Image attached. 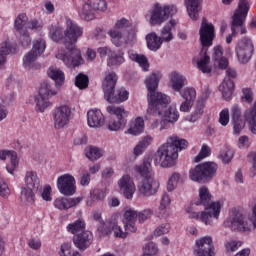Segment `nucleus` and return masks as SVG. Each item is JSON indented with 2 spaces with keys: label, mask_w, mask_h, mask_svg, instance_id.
I'll return each instance as SVG.
<instances>
[{
  "label": "nucleus",
  "mask_w": 256,
  "mask_h": 256,
  "mask_svg": "<svg viewBox=\"0 0 256 256\" xmlns=\"http://www.w3.org/2000/svg\"><path fill=\"white\" fill-rule=\"evenodd\" d=\"M64 35L68 41L65 43L67 52L59 54L57 57L63 61L66 67L75 69V67H79L85 63L81 56V50L75 47L79 37L83 35V28L79 27V25L75 24L72 20H67V28L64 31Z\"/></svg>",
  "instance_id": "nucleus-1"
},
{
  "label": "nucleus",
  "mask_w": 256,
  "mask_h": 256,
  "mask_svg": "<svg viewBox=\"0 0 256 256\" xmlns=\"http://www.w3.org/2000/svg\"><path fill=\"white\" fill-rule=\"evenodd\" d=\"M189 142L178 136H170L166 143L160 145L154 154V165H160L164 169L175 167L179 159V151L187 149Z\"/></svg>",
  "instance_id": "nucleus-2"
},
{
  "label": "nucleus",
  "mask_w": 256,
  "mask_h": 256,
  "mask_svg": "<svg viewBox=\"0 0 256 256\" xmlns=\"http://www.w3.org/2000/svg\"><path fill=\"white\" fill-rule=\"evenodd\" d=\"M171 103V98L167 97H149L148 98V115H158L168 123H175L179 121V111L177 105Z\"/></svg>",
  "instance_id": "nucleus-3"
},
{
  "label": "nucleus",
  "mask_w": 256,
  "mask_h": 256,
  "mask_svg": "<svg viewBox=\"0 0 256 256\" xmlns=\"http://www.w3.org/2000/svg\"><path fill=\"white\" fill-rule=\"evenodd\" d=\"M211 192L207 186L199 188V198L194 202V205H202L205 211L201 212L202 223L213 225V219H219L221 215V203L211 201Z\"/></svg>",
  "instance_id": "nucleus-4"
},
{
  "label": "nucleus",
  "mask_w": 256,
  "mask_h": 256,
  "mask_svg": "<svg viewBox=\"0 0 256 256\" xmlns=\"http://www.w3.org/2000/svg\"><path fill=\"white\" fill-rule=\"evenodd\" d=\"M151 157H145L143 163L136 166V171L143 177L138 184V191L143 197H151L159 191V183L151 176Z\"/></svg>",
  "instance_id": "nucleus-5"
},
{
  "label": "nucleus",
  "mask_w": 256,
  "mask_h": 256,
  "mask_svg": "<svg viewBox=\"0 0 256 256\" xmlns=\"http://www.w3.org/2000/svg\"><path fill=\"white\" fill-rule=\"evenodd\" d=\"M219 165L215 162H202L189 170V178L194 183H210L217 175Z\"/></svg>",
  "instance_id": "nucleus-6"
},
{
  "label": "nucleus",
  "mask_w": 256,
  "mask_h": 256,
  "mask_svg": "<svg viewBox=\"0 0 256 256\" xmlns=\"http://www.w3.org/2000/svg\"><path fill=\"white\" fill-rule=\"evenodd\" d=\"M173 15H177V6L174 4L162 6L159 2H156L150 11V24L162 25Z\"/></svg>",
  "instance_id": "nucleus-7"
},
{
  "label": "nucleus",
  "mask_w": 256,
  "mask_h": 256,
  "mask_svg": "<svg viewBox=\"0 0 256 256\" xmlns=\"http://www.w3.org/2000/svg\"><path fill=\"white\" fill-rule=\"evenodd\" d=\"M249 0H239L238 8L235 10L234 15L232 17L231 24V35L226 37V43H231L233 41V37L237 35L236 27H241L243 23H245V19H247V15L249 14Z\"/></svg>",
  "instance_id": "nucleus-8"
},
{
  "label": "nucleus",
  "mask_w": 256,
  "mask_h": 256,
  "mask_svg": "<svg viewBox=\"0 0 256 256\" xmlns=\"http://www.w3.org/2000/svg\"><path fill=\"white\" fill-rule=\"evenodd\" d=\"M107 112L112 116L108 123L109 131H119L121 127L127 125V117H129V112L123 107L108 106Z\"/></svg>",
  "instance_id": "nucleus-9"
},
{
  "label": "nucleus",
  "mask_w": 256,
  "mask_h": 256,
  "mask_svg": "<svg viewBox=\"0 0 256 256\" xmlns=\"http://www.w3.org/2000/svg\"><path fill=\"white\" fill-rule=\"evenodd\" d=\"M255 51V46H253V41L248 37H243L240 39L236 45L235 53L238 57L239 63H249L253 53Z\"/></svg>",
  "instance_id": "nucleus-10"
},
{
  "label": "nucleus",
  "mask_w": 256,
  "mask_h": 256,
  "mask_svg": "<svg viewBox=\"0 0 256 256\" xmlns=\"http://www.w3.org/2000/svg\"><path fill=\"white\" fill-rule=\"evenodd\" d=\"M52 121L54 129H65L71 121V107L68 105H61L52 111Z\"/></svg>",
  "instance_id": "nucleus-11"
},
{
  "label": "nucleus",
  "mask_w": 256,
  "mask_h": 256,
  "mask_svg": "<svg viewBox=\"0 0 256 256\" xmlns=\"http://www.w3.org/2000/svg\"><path fill=\"white\" fill-rule=\"evenodd\" d=\"M47 48V44L45 40L38 39L34 42L32 51L28 52L23 58V66L25 69L33 68L34 63L37 61L43 53H45V49Z\"/></svg>",
  "instance_id": "nucleus-12"
},
{
  "label": "nucleus",
  "mask_w": 256,
  "mask_h": 256,
  "mask_svg": "<svg viewBox=\"0 0 256 256\" xmlns=\"http://www.w3.org/2000/svg\"><path fill=\"white\" fill-rule=\"evenodd\" d=\"M107 10V2L105 0H88L83 5L81 17L85 21H93L95 12Z\"/></svg>",
  "instance_id": "nucleus-13"
},
{
  "label": "nucleus",
  "mask_w": 256,
  "mask_h": 256,
  "mask_svg": "<svg viewBox=\"0 0 256 256\" xmlns=\"http://www.w3.org/2000/svg\"><path fill=\"white\" fill-rule=\"evenodd\" d=\"M75 177L71 174H63L57 179V187L61 195L71 197L77 193Z\"/></svg>",
  "instance_id": "nucleus-14"
},
{
  "label": "nucleus",
  "mask_w": 256,
  "mask_h": 256,
  "mask_svg": "<svg viewBox=\"0 0 256 256\" xmlns=\"http://www.w3.org/2000/svg\"><path fill=\"white\" fill-rule=\"evenodd\" d=\"M199 35L203 51H205V48L211 47V45H213V39H215V26L207 22V18L202 19Z\"/></svg>",
  "instance_id": "nucleus-15"
},
{
  "label": "nucleus",
  "mask_w": 256,
  "mask_h": 256,
  "mask_svg": "<svg viewBox=\"0 0 256 256\" xmlns=\"http://www.w3.org/2000/svg\"><path fill=\"white\" fill-rule=\"evenodd\" d=\"M227 223H230L229 227L233 231H249L250 229L249 221H247V216L243 215V213L237 210H232V213L228 218L227 222H225V225H227Z\"/></svg>",
  "instance_id": "nucleus-16"
},
{
  "label": "nucleus",
  "mask_w": 256,
  "mask_h": 256,
  "mask_svg": "<svg viewBox=\"0 0 256 256\" xmlns=\"http://www.w3.org/2000/svg\"><path fill=\"white\" fill-rule=\"evenodd\" d=\"M194 253L197 256H215V246H213V238L205 236L196 240Z\"/></svg>",
  "instance_id": "nucleus-17"
},
{
  "label": "nucleus",
  "mask_w": 256,
  "mask_h": 256,
  "mask_svg": "<svg viewBox=\"0 0 256 256\" xmlns=\"http://www.w3.org/2000/svg\"><path fill=\"white\" fill-rule=\"evenodd\" d=\"M237 77V71L233 68H228L226 70V77L219 86V91L222 92V97H231L235 89V82L232 79Z\"/></svg>",
  "instance_id": "nucleus-18"
},
{
  "label": "nucleus",
  "mask_w": 256,
  "mask_h": 256,
  "mask_svg": "<svg viewBox=\"0 0 256 256\" xmlns=\"http://www.w3.org/2000/svg\"><path fill=\"white\" fill-rule=\"evenodd\" d=\"M73 244L79 251H87L93 244V232L86 230L76 234L72 238Z\"/></svg>",
  "instance_id": "nucleus-19"
},
{
  "label": "nucleus",
  "mask_w": 256,
  "mask_h": 256,
  "mask_svg": "<svg viewBox=\"0 0 256 256\" xmlns=\"http://www.w3.org/2000/svg\"><path fill=\"white\" fill-rule=\"evenodd\" d=\"M119 77L115 72H105V77L102 81V90L104 97H114L115 96V87Z\"/></svg>",
  "instance_id": "nucleus-20"
},
{
  "label": "nucleus",
  "mask_w": 256,
  "mask_h": 256,
  "mask_svg": "<svg viewBox=\"0 0 256 256\" xmlns=\"http://www.w3.org/2000/svg\"><path fill=\"white\" fill-rule=\"evenodd\" d=\"M159 81H161V74L157 72H153L145 79V85L148 91L147 97H167V95L157 92Z\"/></svg>",
  "instance_id": "nucleus-21"
},
{
  "label": "nucleus",
  "mask_w": 256,
  "mask_h": 256,
  "mask_svg": "<svg viewBox=\"0 0 256 256\" xmlns=\"http://www.w3.org/2000/svg\"><path fill=\"white\" fill-rule=\"evenodd\" d=\"M81 201H83L82 197H76V198L58 197L54 200L53 205L55 209H59V211H69V209H73V207H77V205H79Z\"/></svg>",
  "instance_id": "nucleus-22"
},
{
  "label": "nucleus",
  "mask_w": 256,
  "mask_h": 256,
  "mask_svg": "<svg viewBox=\"0 0 256 256\" xmlns=\"http://www.w3.org/2000/svg\"><path fill=\"white\" fill-rule=\"evenodd\" d=\"M118 185L120 187V191H122L125 199H133V195H135V182L131 179V176L124 175L119 180Z\"/></svg>",
  "instance_id": "nucleus-23"
},
{
  "label": "nucleus",
  "mask_w": 256,
  "mask_h": 256,
  "mask_svg": "<svg viewBox=\"0 0 256 256\" xmlns=\"http://www.w3.org/2000/svg\"><path fill=\"white\" fill-rule=\"evenodd\" d=\"M0 159H2V161H5V159H9L10 164H7L6 169L8 173L13 175V171H15L17 167H19V159L17 158V152L1 150Z\"/></svg>",
  "instance_id": "nucleus-24"
},
{
  "label": "nucleus",
  "mask_w": 256,
  "mask_h": 256,
  "mask_svg": "<svg viewBox=\"0 0 256 256\" xmlns=\"http://www.w3.org/2000/svg\"><path fill=\"white\" fill-rule=\"evenodd\" d=\"M87 122L89 127H101L105 123V116L99 109H92L87 112Z\"/></svg>",
  "instance_id": "nucleus-25"
},
{
  "label": "nucleus",
  "mask_w": 256,
  "mask_h": 256,
  "mask_svg": "<svg viewBox=\"0 0 256 256\" xmlns=\"http://www.w3.org/2000/svg\"><path fill=\"white\" fill-rule=\"evenodd\" d=\"M170 79V87L173 91L177 93H181V89L185 87V83H187V78L181 75V73L174 71L169 74Z\"/></svg>",
  "instance_id": "nucleus-26"
},
{
  "label": "nucleus",
  "mask_w": 256,
  "mask_h": 256,
  "mask_svg": "<svg viewBox=\"0 0 256 256\" xmlns=\"http://www.w3.org/2000/svg\"><path fill=\"white\" fill-rule=\"evenodd\" d=\"M212 61L215 67L220 69H227L229 67V60L223 57V48L221 46H216L213 48Z\"/></svg>",
  "instance_id": "nucleus-27"
},
{
  "label": "nucleus",
  "mask_w": 256,
  "mask_h": 256,
  "mask_svg": "<svg viewBox=\"0 0 256 256\" xmlns=\"http://www.w3.org/2000/svg\"><path fill=\"white\" fill-rule=\"evenodd\" d=\"M137 211L129 209L124 213V227L125 231H130V233H135L137 231V226H135V221H137Z\"/></svg>",
  "instance_id": "nucleus-28"
},
{
  "label": "nucleus",
  "mask_w": 256,
  "mask_h": 256,
  "mask_svg": "<svg viewBox=\"0 0 256 256\" xmlns=\"http://www.w3.org/2000/svg\"><path fill=\"white\" fill-rule=\"evenodd\" d=\"M185 5L190 19L197 21L201 11V0H185Z\"/></svg>",
  "instance_id": "nucleus-29"
},
{
  "label": "nucleus",
  "mask_w": 256,
  "mask_h": 256,
  "mask_svg": "<svg viewBox=\"0 0 256 256\" xmlns=\"http://www.w3.org/2000/svg\"><path fill=\"white\" fill-rule=\"evenodd\" d=\"M244 119L248 123L249 130L256 135V100L251 108L244 112Z\"/></svg>",
  "instance_id": "nucleus-30"
},
{
  "label": "nucleus",
  "mask_w": 256,
  "mask_h": 256,
  "mask_svg": "<svg viewBox=\"0 0 256 256\" xmlns=\"http://www.w3.org/2000/svg\"><path fill=\"white\" fill-rule=\"evenodd\" d=\"M47 75L52 81H54L56 87H62L63 83H65V73L55 67H50L47 70Z\"/></svg>",
  "instance_id": "nucleus-31"
},
{
  "label": "nucleus",
  "mask_w": 256,
  "mask_h": 256,
  "mask_svg": "<svg viewBox=\"0 0 256 256\" xmlns=\"http://www.w3.org/2000/svg\"><path fill=\"white\" fill-rule=\"evenodd\" d=\"M207 48H202L200 55V59L197 61V67L202 73H211V66H209V63H211V57L207 55Z\"/></svg>",
  "instance_id": "nucleus-32"
},
{
  "label": "nucleus",
  "mask_w": 256,
  "mask_h": 256,
  "mask_svg": "<svg viewBox=\"0 0 256 256\" xmlns=\"http://www.w3.org/2000/svg\"><path fill=\"white\" fill-rule=\"evenodd\" d=\"M25 185L28 189H40L41 181L39 180V176H37V172L35 171H27L25 178Z\"/></svg>",
  "instance_id": "nucleus-33"
},
{
  "label": "nucleus",
  "mask_w": 256,
  "mask_h": 256,
  "mask_svg": "<svg viewBox=\"0 0 256 256\" xmlns=\"http://www.w3.org/2000/svg\"><path fill=\"white\" fill-rule=\"evenodd\" d=\"M87 224L85 223V220H83V218H79L76 221L69 223L66 226V231H68V233H71L72 235H79V233H83V231H87L86 230Z\"/></svg>",
  "instance_id": "nucleus-34"
},
{
  "label": "nucleus",
  "mask_w": 256,
  "mask_h": 256,
  "mask_svg": "<svg viewBox=\"0 0 256 256\" xmlns=\"http://www.w3.org/2000/svg\"><path fill=\"white\" fill-rule=\"evenodd\" d=\"M128 56L131 61L138 63L139 67H141L143 71H149V59H147V56L137 54L134 51H129Z\"/></svg>",
  "instance_id": "nucleus-35"
},
{
  "label": "nucleus",
  "mask_w": 256,
  "mask_h": 256,
  "mask_svg": "<svg viewBox=\"0 0 256 256\" xmlns=\"http://www.w3.org/2000/svg\"><path fill=\"white\" fill-rule=\"evenodd\" d=\"M146 43L150 51H158V49H161V45H163V40L157 36V33L152 32L146 36Z\"/></svg>",
  "instance_id": "nucleus-36"
},
{
  "label": "nucleus",
  "mask_w": 256,
  "mask_h": 256,
  "mask_svg": "<svg viewBox=\"0 0 256 256\" xmlns=\"http://www.w3.org/2000/svg\"><path fill=\"white\" fill-rule=\"evenodd\" d=\"M145 131V120L143 117L138 116L134 121L130 123L128 133L130 135H141Z\"/></svg>",
  "instance_id": "nucleus-37"
},
{
  "label": "nucleus",
  "mask_w": 256,
  "mask_h": 256,
  "mask_svg": "<svg viewBox=\"0 0 256 256\" xmlns=\"http://www.w3.org/2000/svg\"><path fill=\"white\" fill-rule=\"evenodd\" d=\"M177 20L171 19L161 30V40L169 43V41H173V27L177 25Z\"/></svg>",
  "instance_id": "nucleus-38"
},
{
  "label": "nucleus",
  "mask_w": 256,
  "mask_h": 256,
  "mask_svg": "<svg viewBox=\"0 0 256 256\" xmlns=\"http://www.w3.org/2000/svg\"><path fill=\"white\" fill-rule=\"evenodd\" d=\"M38 189H32L28 187H23L21 190V200L25 201L29 205H35V193H37Z\"/></svg>",
  "instance_id": "nucleus-39"
},
{
  "label": "nucleus",
  "mask_w": 256,
  "mask_h": 256,
  "mask_svg": "<svg viewBox=\"0 0 256 256\" xmlns=\"http://www.w3.org/2000/svg\"><path fill=\"white\" fill-rule=\"evenodd\" d=\"M35 109L37 113H45L46 109L53 106V102L49 97H36L35 98Z\"/></svg>",
  "instance_id": "nucleus-40"
},
{
  "label": "nucleus",
  "mask_w": 256,
  "mask_h": 256,
  "mask_svg": "<svg viewBox=\"0 0 256 256\" xmlns=\"http://www.w3.org/2000/svg\"><path fill=\"white\" fill-rule=\"evenodd\" d=\"M169 205H171V197H169V194L162 195L160 206L157 211L158 217H167V215H169V212H167Z\"/></svg>",
  "instance_id": "nucleus-41"
},
{
  "label": "nucleus",
  "mask_w": 256,
  "mask_h": 256,
  "mask_svg": "<svg viewBox=\"0 0 256 256\" xmlns=\"http://www.w3.org/2000/svg\"><path fill=\"white\" fill-rule=\"evenodd\" d=\"M151 143H153V137L149 135L144 136L141 141H139V143L135 146L134 155H143V152L145 151V149H147V147H149V145H151Z\"/></svg>",
  "instance_id": "nucleus-42"
},
{
  "label": "nucleus",
  "mask_w": 256,
  "mask_h": 256,
  "mask_svg": "<svg viewBox=\"0 0 256 256\" xmlns=\"http://www.w3.org/2000/svg\"><path fill=\"white\" fill-rule=\"evenodd\" d=\"M123 63H125L123 52H112L107 59L108 67H119V65H123Z\"/></svg>",
  "instance_id": "nucleus-43"
},
{
  "label": "nucleus",
  "mask_w": 256,
  "mask_h": 256,
  "mask_svg": "<svg viewBox=\"0 0 256 256\" xmlns=\"http://www.w3.org/2000/svg\"><path fill=\"white\" fill-rule=\"evenodd\" d=\"M108 35H110L111 42L115 47H121L124 43L129 44V41H125V39H123V34L117 29L110 30Z\"/></svg>",
  "instance_id": "nucleus-44"
},
{
  "label": "nucleus",
  "mask_w": 256,
  "mask_h": 256,
  "mask_svg": "<svg viewBox=\"0 0 256 256\" xmlns=\"http://www.w3.org/2000/svg\"><path fill=\"white\" fill-rule=\"evenodd\" d=\"M9 53H13V47L7 42H2L0 45V67L5 65L7 55H9Z\"/></svg>",
  "instance_id": "nucleus-45"
},
{
  "label": "nucleus",
  "mask_w": 256,
  "mask_h": 256,
  "mask_svg": "<svg viewBox=\"0 0 256 256\" xmlns=\"http://www.w3.org/2000/svg\"><path fill=\"white\" fill-rule=\"evenodd\" d=\"M204 109H205V98H199L195 105V111L191 115V121H197V119H201Z\"/></svg>",
  "instance_id": "nucleus-46"
},
{
  "label": "nucleus",
  "mask_w": 256,
  "mask_h": 256,
  "mask_svg": "<svg viewBox=\"0 0 256 256\" xmlns=\"http://www.w3.org/2000/svg\"><path fill=\"white\" fill-rule=\"evenodd\" d=\"M85 155L90 161H97V159H101V157H103L101 150L93 146L85 149Z\"/></svg>",
  "instance_id": "nucleus-47"
},
{
  "label": "nucleus",
  "mask_w": 256,
  "mask_h": 256,
  "mask_svg": "<svg viewBox=\"0 0 256 256\" xmlns=\"http://www.w3.org/2000/svg\"><path fill=\"white\" fill-rule=\"evenodd\" d=\"M64 35L65 31H63V28L53 25L50 27L49 37L52 39V41L59 42L61 39H63Z\"/></svg>",
  "instance_id": "nucleus-48"
},
{
  "label": "nucleus",
  "mask_w": 256,
  "mask_h": 256,
  "mask_svg": "<svg viewBox=\"0 0 256 256\" xmlns=\"http://www.w3.org/2000/svg\"><path fill=\"white\" fill-rule=\"evenodd\" d=\"M75 85L78 89H87L89 87V76L79 73L75 78Z\"/></svg>",
  "instance_id": "nucleus-49"
},
{
  "label": "nucleus",
  "mask_w": 256,
  "mask_h": 256,
  "mask_svg": "<svg viewBox=\"0 0 256 256\" xmlns=\"http://www.w3.org/2000/svg\"><path fill=\"white\" fill-rule=\"evenodd\" d=\"M57 95V91L53 90L51 84L44 83L41 85L39 89V96L40 97H49Z\"/></svg>",
  "instance_id": "nucleus-50"
},
{
  "label": "nucleus",
  "mask_w": 256,
  "mask_h": 256,
  "mask_svg": "<svg viewBox=\"0 0 256 256\" xmlns=\"http://www.w3.org/2000/svg\"><path fill=\"white\" fill-rule=\"evenodd\" d=\"M113 223L105 224L104 221H100L97 231L100 235V237H105L106 235H109L112 231Z\"/></svg>",
  "instance_id": "nucleus-51"
},
{
  "label": "nucleus",
  "mask_w": 256,
  "mask_h": 256,
  "mask_svg": "<svg viewBox=\"0 0 256 256\" xmlns=\"http://www.w3.org/2000/svg\"><path fill=\"white\" fill-rule=\"evenodd\" d=\"M181 181V174L175 172L171 175V177L168 180L167 189L168 191H175V187H177V184Z\"/></svg>",
  "instance_id": "nucleus-52"
},
{
  "label": "nucleus",
  "mask_w": 256,
  "mask_h": 256,
  "mask_svg": "<svg viewBox=\"0 0 256 256\" xmlns=\"http://www.w3.org/2000/svg\"><path fill=\"white\" fill-rule=\"evenodd\" d=\"M211 155V148L207 144H203L199 154L195 157V163H199L202 159H206Z\"/></svg>",
  "instance_id": "nucleus-53"
},
{
  "label": "nucleus",
  "mask_w": 256,
  "mask_h": 256,
  "mask_svg": "<svg viewBox=\"0 0 256 256\" xmlns=\"http://www.w3.org/2000/svg\"><path fill=\"white\" fill-rule=\"evenodd\" d=\"M171 231V225L169 223L162 224L154 230L155 237H161V235H167Z\"/></svg>",
  "instance_id": "nucleus-54"
},
{
  "label": "nucleus",
  "mask_w": 256,
  "mask_h": 256,
  "mask_svg": "<svg viewBox=\"0 0 256 256\" xmlns=\"http://www.w3.org/2000/svg\"><path fill=\"white\" fill-rule=\"evenodd\" d=\"M9 195H11L9 185H7V182L3 178H0V196L3 197V199H7Z\"/></svg>",
  "instance_id": "nucleus-55"
},
{
  "label": "nucleus",
  "mask_w": 256,
  "mask_h": 256,
  "mask_svg": "<svg viewBox=\"0 0 256 256\" xmlns=\"http://www.w3.org/2000/svg\"><path fill=\"white\" fill-rule=\"evenodd\" d=\"M27 23V14H20L15 20V29L17 31H22L23 27Z\"/></svg>",
  "instance_id": "nucleus-56"
},
{
  "label": "nucleus",
  "mask_w": 256,
  "mask_h": 256,
  "mask_svg": "<svg viewBox=\"0 0 256 256\" xmlns=\"http://www.w3.org/2000/svg\"><path fill=\"white\" fill-rule=\"evenodd\" d=\"M241 247V242L240 241H235V240H230L225 243V249L227 253H233L237 251Z\"/></svg>",
  "instance_id": "nucleus-57"
},
{
  "label": "nucleus",
  "mask_w": 256,
  "mask_h": 256,
  "mask_svg": "<svg viewBox=\"0 0 256 256\" xmlns=\"http://www.w3.org/2000/svg\"><path fill=\"white\" fill-rule=\"evenodd\" d=\"M218 122L220 123V125H222V127H227V125H229V109H223L219 113Z\"/></svg>",
  "instance_id": "nucleus-58"
},
{
  "label": "nucleus",
  "mask_w": 256,
  "mask_h": 256,
  "mask_svg": "<svg viewBox=\"0 0 256 256\" xmlns=\"http://www.w3.org/2000/svg\"><path fill=\"white\" fill-rule=\"evenodd\" d=\"M90 197L92 201H103L105 199V191L95 188L91 193Z\"/></svg>",
  "instance_id": "nucleus-59"
},
{
  "label": "nucleus",
  "mask_w": 256,
  "mask_h": 256,
  "mask_svg": "<svg viewBox=\"0 0 256 256\" xmlns=\"http://www.w3.org/2000/svg\"><path fill=\"white\" fill-rule=\"evenodd\" d=\"M89 183H91V174L87 170H83L80 174V185L82 187L89 186Z\"/></svg>",
  "instance_id": "nucleus-60"
},
{
  "label": "nucleus",
  "mask_w": 256,
  "mask_h": 256,
  "mask_svg": "<svg viewBox=\"0 0 256 256\" xmlns=\"http://www.w3.org/2000/svg\"><path fill=\"white\" fill-rule=\"evenodd\" d=\"M231 117H232V121L243 120L241 108L239 107V105L232 106V108H231Z\"/></svg>",
  "instance_id": "nucleus-61"
},
{
  "label": "nucleus",
  "mask_w": 256,
  "mask_h": 256,
  "mask_svg": "<svg viewBox=\"0 0 256 256\" xmlns=\"http://www.w3.org/2000/svg\"><path fill=\"white\" fill-rule=\"evenodd\" d=\"M194 102L195 100L193 98H186V100L180 105V111H182L183 113L191 111V107H193Z\"/></svg>",
  "instance_id": "nucleus-62"
},
{
  "label": "nucleus",
  "mask_w": 256,
  "mask_h": 256,
  "mask_svg": "<svg viewBox=\"0 0 256 256\" xmlns=\"http://www.w3.org/2000/svg\"><path fill=\"white\" fill-rule=\"evenodd\" d=\"M153 215V210L146 209L138 214V221L139 223H144V221H147Z\"/></svg>",
  "instance_id": "nucleus-63"
},
{
  "label": "nucleus",
  "mask_w": 256,
  "mask_h": 256,
  "mask_svg": "<svg viewBox=\"0 0 256 256\" xmlns=\"http://www.w3.org/2000/svg\"><path fill=\"white\" fill-rule=\"evenodd\" d=\"M41 197L44 201H53V197H51V186H44Z\"/></svg>",
  "instance_id": "nucleus-64"
}]
</instances>
